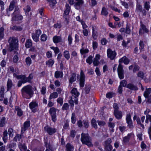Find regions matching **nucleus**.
Listing matches in <instances>:
<instances>
[{
    "instance_id": "obj_1",
    "label": "nucleus",
    "mask_w": 151,
    "mask_h": 151,
    "mask_svg": "<svg viewBox=\"0 0 151 151\" xmlns=\"http://www.w3.org/2000/svg\"><path fill=\"white\" fill-rule=\"evenodd\" d=\"M22 96L27 99H30L34 94L32 87L30 85H27L24 86L21 90Z\"/></svg>"
},
{
    "instance_id": "obj_2",
    "label": "nucleus",
    "mask_w": 151,
    "mask_h": 151,
    "mask_svg": "<svg viewBox=\"0 0 151 151\" xmlns=\"http://www.w3.org/2000/svg\"><path fill=\"white\" fill-rule=\"evenodd\" d=\"M9 43V50L11 52L14 49L17 50L18 48V40L17 38L14 37H10L8 41Z\"/></svg>"
},
{
    "instance_id": "obj_3",
    "label": "nucleus",
    "mask_w": 151,
    "mask_h": 151,
    "mask_svg": "<svg viewBox=\"0 0 151 151\" xmlns=\"http://www.w3.org/2000/svg\"><path fill=\"white\" fill-rule=\"evenodd\" d=\"M81 140L83 144H85L88 146L92 145L91 139L88 134L82 133L81 134Z\"/></svg>"
},
{
    "instance_id": "obj_4",
    "label": "nucleus",
    "mask_w": 151,
    "mask_h": 151,
    "mask_svg": "<svg viewBox=\"0 0 151 151\" xmlns=\"http://www.w3.org/2000/svg\"><path fill=\"white\" fill-rule=\"evenodd\" d=\"M19 79H21L23 83L27 82H30L31 80L33 79V76L32 74H30L28 77H26L25 75H19Z\"/></svg>"
},
{
    "instance_id": "obj_5",
    "label": "nucleus",
    "mask_w": 151,
    "mask_h": 151,
    "mask_svg": "<svg viewBox=\"0 0 151 151\" xmlns=\"http://www.w3.org/2000/svg\"><path fill=\"white\" fill-rule=\"evenodd\" d=\"M57 109L54 107H52L49 110V113L51 116L52 120L54 122L57 121L56 113Z\"/></svg>"
},
{
    "instance_id": "obj_6",
    "label": "nucleus",
    "mask_w": 151,
    "mask_h": 151,
    "mask_svg": "<svg viewBox=\"0 0 151 151\" xmlns=\"http://www.w3.org/2000/svg\"><path fill=\"white\" fill-rule=\"evenodd\" d=\"M44 130L49 135H51L55 134L56 132V129L52 128L48 125H47L44 127Z\"/></svg>"
},
{
    "instance_id": "obj_7",
    "label": "nucleus",
    "mask_w": 151,
    "mask_h": 151,
    "mask_svg": "<svg viewBox=\"0 0 151 151\" xmlns=\"http://www.w3.org/2000/svg\"><path fill=\"white\" fill-rule=\"evenodd\" d=\"M117 72L119 78L120 79H122L124 77V71L123 68V66L121 64L119 65L117 68Z\"/></svg>"
},
{
    "instance_id": "obj_8",
    "label": "nucleus",
    "mask_w": 151,
    "mask_h": 151,
    "mask_svg": "<svg viewBox=\"0 0 151 151\" xmlns=\"http://www.w3.org/2000/svg\"><path fill=\"white\" fill-rule=\"evenodd\" d=\"M126 120L127 124V126L130 129H132L134 127L132 121L131 119V116L129 114H127L126 116Z\"/></svg>"
},
{
    "instance_id": "obj_9",
    "label": "nucleus",
    "mask_w": 151,
    "mask_h": 151,
    "mask_svg": "<svg viewBox=\"0 0 151 151\" xmlns=\"http://www.w3.org/2000/svg\"><path fill=\"white\" fill-rule=\"evenodd\" d=\"M111 142V139L109 138L105 142V151H111L112 149V146L110 144Z\"/></svg>"
},
{
    "instance_id": "obj_10",
    "label": "nucleus",
    "mask_w": 151,
    "mask_h": 151,
    "mask_svg": "<svg viewBox=\"0 0 151 151\" xmlns=\"http://www.w3.org/2000/svg\"><path fill=\"white\" fill-rule=\"evenodd\" d=\"M107 56L111 60L114 59L116 53L115 51H113L110 49H108L107 50Z\"/></svg>"
},
{
    "instance_id": "obj_11",
    "label": "nucleus",
    "mask_w": 151,
    "mask_h": 151,
    "mask_svg": "<svg viewBox=\"0 0 151 151\" xmlns=\"http://www.w3.org/2000/svg\"><path fill=\"white\" fill-rule=\"evenodd\" d=\"M129 61V60L126 56H124L119 60V64H121V63H123L127 65Z\"/></svg>"
},
{
    "instance_id": "obj_12",
    "label": "nucleus",
    "mask_w": 151,
    "mask_h": 151,
    "mask_svg": "<svg viewBox=\"0 0 151 151\" xmlns=\"http://www.w3.org/2000/svg\"><path fill=\"white\" fill-rule=\"evenodd\" d=\"M70 10V8L68 4H66L65 5V9L64 11V13L63 14L64 17L66 19H67V18L66 17V16L68 15Z\"/></svg>"
},
{
    "instance_id": "obj_13",
    "label": "nucleus",
    "mask_w": 151,
    "mask_h": 151,
    "mask_svg": "<svg viewBox=\"0 0 151 151\" xmlns=\"http://www.w3.org/2000/svg\"><path fill=\"white\" fill-rule=\"evenodd\" d=\"M14 86V85L12 82L11 79L9 78L7 83V91L11 89Z\"/></svg>"
},
{
    "instance_id": "obj_14",
    "label": "nucleus",
    "mask_w": 151,
    "mask_h": 151,
    "mask_svg": "<svg viewBox=\"0 0 151 151\" xmlns=\"http://www.w3.org/2000/svg\"><path fill=\"white\" fill-rule=\"evenodd\" d=\"M78 99L76 98L73 96H72L71 99L69 101V103L72 106H74L73 102L76 104H78Z\"/></svg>"
},
{
    "instance_id": "obj_15",
    "label": "nucleus",
    "mask_w": 151,
    "mask_h": 151,
    "mask_svg": "<svg viewBox=\"0 0 151 151\" xmlns=\"http://www.w3.org/2000/svg\"><path fill=\"white\" fill-rule=\"evenodd\" d=\"M114 114L116 118L118 119H120L122 117V114L121 111H114Z\"/></svg>"
},
{
    "instance_id": "obj_16",
    "label": "nucleus",
    "mask_w": 151,
    "mask_h": 151,
    "mask_svg": "<svg viewBox=\"0 0 151 151\" xmlns=\"http://www.w3.org/2000/svg\"><path fill=\"white\" fill-rule=\"evenodd\" d=\"M38 106V104L35 101L32 102L30 103L29 104V106L31 109L32 110V111L33 112H36V110L33 109L35 108L36 107H37Z\"/></svg>"
},
{
    "instance_id": "obj_17",
    "label": "nucleus",
    "mask_w": 151,
    "mask_h": 151,
    "mask_svg": "<svg viewBox=\"0 0 151 151\" xmlns=\"http://www.w3.org/2000/svg\"><path fill=\"white\" fill-rule=\"evenodd\" d=\"M30 126L29 121H27L24 124V127H22L21 129V132L25 131Z\"/></svg>"
},
{
    "instance_id": "obj_18",
    "label": "nucleus",
    "mask_w": 151,
    "mask_h": 151,
    "mask_svg": "<svg viewBox=\"0 0 151 151\" xmlns=\"http://www.w3.org/2000/svg\"><path fill=\"white\" fill-rule=\"evenodd\" d=\"M141 28L140 29L139 31V33L140 35L142 33V30H143L144 32L145 33H147L148 32V30L146 26L144 24L142 23V22H141Z\"/></svg>"
},
{
    "instance_id": "obj_19",
    "label": "nucleus",
    "mask_w": 151,
    "mask_h": 151,
    "mask_svg": "<svg viewBox=\"0 0 151 151\" xmlns=\"http://www.w3.org/2000/svg\"><path fill=\"white\" fill-rule=\"evenodd\" d=\"M126 87L127 88L131 90L136 91L138 90L137 87L136 86H135L131 83H129L127 85Z\"/></svg>"
},
{
    "instance_id": "obj_20",
    "label": "nucleus",
    "mask_w": 151,
    "mask_h": 151,
    "mask_svg": "<svg viewBox=\"0 0 151 151\" xmlns=\"http://www.w3.org/2000/svg\"><path fill=\"white\" fill-rule=\"evenodd\" d=\"M74 147L70 143H68L65 145V150L66 151H73Z\"/></svg>"
},
{
    "instance_id": "obj_21",
    "label": "nucleus",
    "mask_w": 151,
    "mask_h": 151,
    "mask_svg": "<svg viewBox=\"0 0 151 151\" xmlns=\"http://www.w3.org/2000/svg\"><path fill=\"white\" fill-rule=\"evenodd\" d=\"M71 93L73 94L72 96H73L75 97L78 98V97L79 95V93L78 91L77 88H73L71 91Z\"/></svg>"
},
{
    "instance_id": "obj_22",
    "label": "nucleus",
    "mask_w": 151,
    "mask_h": 151,
    "mask_svg": "<svg viewBox=\"0 0 151 151\" xmlns=\"http://www.w3.org/2000/svg\"><path fill=\"white\" fill-rule=\"evenodd\" d=\"M53 41L55 43L62 42V38L60 36H55L53 38Z\"/></svg>"
},
{
    "instance_id": "obj_23",
    "label": "nucleus",
    "mask_w": 151,
    "mask_h": 151,
    "mask_svg": "<svg viewBox=\"0 0 151 151\" xmlns=\"http://www.w3.org/2000/svg\"><path fill=\"white\" fill-rule=\"evenodd\" d=\"M22 19L23 17L21 15L17 14L14 16H13L11 20L14 21L21 20Z\"/></svg>"
},
{
    "instance_id": "obj_24",
    "label": "nucleus",
    "mask_w": 151,
    "mask_h": 151,
    "mask_svg": "<svg viewBox=\"0 0 151 151\" xmlns=\"http://www.w3.org/2000/svg\"><path fill=\"white\" fill-rule=\"evenodd\" d=\"M32 42L31 39H28L26 40L25 45L27 48H29L32 46Z\"/></svg>"
},
{
    "instance_id": "obj_25",
    "label": "nucleus",
    "mask_w": 151,
    "mask_h": 151,
    "mask_svg": "<svg viewBox=\"0 0 151 151\" xmlns=\"http://www.w3.org/2000/svg\"><path fill=\"white\" fill-rule=\"evenodd\" d=\"M15 109L17 111V114L18 116H21L23 115V111L19 106H15Z\"/></svg>"
},
{
    "instance_id": "obj_26",
    "label": "nucleus",
    "mask_w": 151,
    "mask_h": 151,
    "mask_svg": "<svg viewBox=\"0 0 151 151\" xmlns=\"http://www.w3.org/2000/svg\"><path fill=\"white\" fill-rule=\"evenodd\" d=\"M17 3V1H16L13 0L10 3L8 10L9 11H12L15 5Z\"/></svg>"
},
{
    "instance_id": "obj_27",
    "label": "nucleus",
    "mask_w": 151,
    "mask_h": 151,
    "mask_svg": "<svg viewBox=\"0 0 151 151\" xmlns=\"http://www.w3.org/2000/svg\"><path fill=\"white\" fill-rule=\"evenodd\" d=\"M4 86H2L0 89V101H2L4 97Z\"/></svg>"
},
{
    "instance_id": "obj_28",
    "label": "nucleus",
    "mask_w": 151,
    "mask_h": 151,
    "mask_svg": "<svg viewBox=\"0 0 151 151\" xmlns=\"http://www.w3.org/2000/svg\"><path fill=\"white\" fill-rule=\"evenodd\" d=\"M63 74L62 71H56L55 73V76L56 78H58L60 77L62 78L63 77Z\"/></svg>"
},
{
    "instance_id": "obj_29",
    "label": "nucleus",
    "mask_w": 151,
    "mask_h": 151,
    "mask_svg": "<svg viewBox=\"0 0 151 151\" xmlns=\"http://www.w3.org/2000/svg\"><path fill=\"white\" fill-rule=\"evenodd\" d=\"M18 147L21 151H26L27 149V147L25 144L20 143L18 145Z\"/></svg>"
},
{
    "instance_id": "obj_30",
    "label": "nucleus",
    "mask_w": 151,
    "mask_h": 151,
    "mask_svg": "<svg viewBox=\"0 0 151 151\" xmlns=\"http://www.w3.org/2000/svg\"><path fill=\"white\" fill-rule=\"evenodd\" d=\"M150 93H151V88H146L144 93V96L146 98H148Z\"/></svg>"
},
{
    "instance_id": "obj_31",
    "label": "nucleus",
    "mask_w": 151,
    "mask_h": 151,
    "mask_svg": "<svg viewBox=\"0 0 151 151\" xmlns=\"http://www.w3.org/2000/svg\"><path fill=\"white\" fill-rule=\"evenodd\" d=\"M7 132L6 130H5L4 132H3V136L2 138L3 140L5 143H6L7 142V139H8V135H7Z\"/></svg>"
},
{
    "instance_id": "obj_32",
    "label": "nucleus",
    "mask_w": 151,
    "mask_h": 151,
    "mask_svg": "<svg viewBox=\"0 0 151 151\" xmlns=\"http://www.w3.org/2000/svg\"><path fill=\"white\" fill-rule=\"evenodd\" d=\"M76 80V76L75 73H73L71 74V77L69 80V82L72 83Z\"/></svg>"
},
{
    "instance_id": "obj_33",
    "label": "nucleus",
    "mask_w": 151,
    "mask_h": 151,
    "mask_svg": "<svg viewBox=\"0 0 151 151\" xmlns=\"http://www.w3.org/2000/svg\"><path fill=\"white\" fill-rule=\"evenodd\" d=\"M131 135V134H128L127 136L123 138V141L124 143L126 144L128 143Z\"/></svg>"
},
{
    "instance_id": "obj_34",
    "label": "nucleus",
    "mask_w": 151,
    "mask_h": 151,
    "mask_svg": "<svg viewBox=\"0 0 151 151\" xmlns=\"http://www.w3.org/2000/svg\"><path fill=\"white\" fill-rule=\"evenodd\" d=\"M108 14L109 13L107 11V10L104 7H103L102 9L101 13V15L107 16Z\"/></svg>"
},
{
    "instance_id": "obj_35",
    "label": "nucleus",
    "mask_w": 151,
    "mask_h": 151,
    "mask_svg": "<svg viewBox=\"0 0 151 151\" xmlns=\"http://www.w3.org/2000/svg\"><path fill=\"white\" fill-rule=\"evenodd\" d=\"M11 29L17 31H21L22 30V28L20 26L15 25L11 27Z\"/></svg>"
},
{
    "instance_id": "obj_36",
    "label": "nucleus",
    "mask_w": 151,
    "mask_h": 151,
    "mask_svg": "<svg viewBox=\"0 0 151 151\" xmlns=\"http://www.w3.org/2000/svg\"><path fill=\"white\" fill-rule=\"evenodd\" d=\"M139 50L140 51V52H141L142 51H143L145 45L144 43V42H143V41H142V40H140V42H139Z\"/></svg>"
},
{
    "instance_id": "obj_37",
    "label": "nucleus",
    "mask_w": 151,
    "mask_h": 151,
    "mask_svg": "<svg viewBox=\"0 0 151 151\" xmlns=\"http://www.w3.org/2000/svg\"><path fill=\"white\" fill-rule=\"evenodd\" d=\"M6 118L4 117H2L0 121V127H2L4 126L6 123Z\"/></svg>"
},
{
    "instance_id": "obj_38",
    "label": "nucleus",
    "mask_w": 151,
    "mask_h": 151,
    "mask_svg": "<svg viewBox=\"0 0 151 151\" xmlns=\"http://www.w3.org/2000/svg\"><path fill=\"white\" fill-rule=\"evenodd\" d=\"M4 29L3 27L0 28V40H2L4 37Z\"/></svg>"
},
{
    "instance_id": "obj_39",
    "label": "nucleus",
    "mask_w": 151,
    "mask_h": 151,
    "mask_svg": "<svg viewBox=\"0 0 151 151\" xmlns=\"http://www.w3.org/2000/svg\"><path fill=\"white\" fill-rule=\"evenodd\" d=\"M63 55L65 58L67 60L69 59L70 58V55L68 51L65 50L63 52Z\"/></svg>"
},
{
    "instance_id": "obj_40",
    "label": "nucleus",
    "mask_w": 151,
    "mask_h": 151,
    "mask_svg": "<svg viewBox=\"0 0 151 151\" xmlns=\"http://www.w3.org/2000/svg\"><path fill=\"white\" fill-rule=\"evenodd\" d=\"M91 88V87L90 85H85V87L84 88V90L85 93H86V94H88L89 93Z\"/></svg>"
},
{
    "instance_id": "obj_41",
    "label": "nucleus",
    "mask_w": 151,
    "mask_h": 151,
    "mask_svg": "<svg viewBox=\"0 0 151 151\" xmlns=\"http://www.w3.org/2000/svg\"><path fill=\"white\" fill-rule=\"evenodd\" d=\"M48 2H49L50 6L51 7H53L57 3L56 0H47Z\"/></svg>"
},
{
    "instance_id": "obj_42",
    "label": "nucleus",
    "mask_w": 151,
    "mask_h": 151,
    "mask_svg": "<svg viewBox=\"0 0 151 151\" xmlns=\"http://www.w3.org/2000/svg\"><path fill=\"white\" fill-rule=\"evenodd\" d=\"M97 32L96 30H95L93 27H92V36L94 39H96L97 37Z\"/></svg>"
},
{
    "instance_id": "obj_43",
    "label": "nucleus",
    "mask_w": 151,
    "mask_h": 151,
    "mask_svg": "<svg viewBox=\"0 0 151 151\" xmlns=\"http://www.w3.org/2000/svg\"><path fill=\"white\" fill-rule=\"evenodd\" d=\"M91 124L92 126L95 129L97 128V126L96 124V122L94 118L92 119L91 121Z\"/></svg>"
},
{
    "instance_id": "obj_44",
    "label": "nucleus",
    "mask_w": 151,
    "mask_h": 151,
    "mask_svg": "<svg viewBox=\"0 0 151 151\" xmlns=\"http://www.w3.org/2000/svg\"><path fill=\"white\" fill-rule=\"evenodd\" d=\"M58 96V94L57 92H54L51 94L49 99H54L57 97Z\"/></svg>"
},
{
    "instance_id": "obj_45",
    "label": "nucleus",
    "mask_w": 151,
    "mask_h": 151,
    "mask_svg": "<svg viewBox=\"0 0 151 151\" xmlns=\"http://www.w3.org/2000/svg\"><path fill=\"white\" fill-rule=\"evenodd\" d=\"M9 135V137H12L13 136V130L11 128H9L8 131Z\"/></svg>"
},
{
    "instance_id": "obj_46",
    "label": "nucleus",
    "mask_w": 151,
    "mask_h": 151,
    "mask_svg": "<svg viewBox=\"0 0 151 151\" xmlns=\"http://www.w3.org/2000/svg\"><path fill=\"white\" fill-rule=\"evenodd\" d=\"M16 143L13 142L8 144L7 145V148L8 149H12L13 147H16Z\"/></svg>"
},
{
    "instance_id": "obj_47",
    "label": "nucleus",
    "mask_w": 151,
    "mask_h": 151,
    "mask_svg": "<svg viewBox=\"0 0 151 151\" xmlns=\"http://www.w3.org/2000/svg\"><path fill=\"white\" fill-rule=\"evenodd\" d=\"M21 139V135L19 134H17L14 138L13 140L14 141L17 142V140L19 141Z\"/></svg>"
},
{
    "instance_id": "obj_48",
    "label": "nucleus",
    "mask_w": 151,
    "mask_h": 151,
    "mask_svg": "<svg viewBox=\"0 0 151 151\" xmlns=\"http://www.w3.org/2000/svg\"><path fill=\"white\" fill-rule=\"evenodd\" d=\"M130 27L129 26V24L127 23L126 24V28L125 33L126 34H129L131 32V30L130 29Z\"/></svg>"
},
{
    "instance_id": "obj_49",
    "label": "nucleus",
    "mask_w": 151,
    "mask_h": 151,
    "mask_svg": "<svg viewBox=\"0 0 151 151\" xmlns=\"http://www.w3.org/2000/svg\"><path fill=\"white\" fill-rule=\"evenodd\" d=\"M36 34H35L34 33H32V37L33 40L34 41L37 42L38 41H39V37L37 36Z\"/></svg>"
},
{
    "instance_id": "obj_50",
    "label": "nucleus",
    "mask_w": 151,
    "mask_h": 151,
    "mask_svg": "<svg viewBox=\"0 0 151 151\" xmlns=\"http://www.w3.org/2000/svg\"><path fill=\"white\" fill-rule=\"evenodd\" d=\"M71 119L72 123L73 124H75L76 121V118L75 113H72Z\"/></svg>"
},
{
    "instance_id": "obj_51",
    "label": "nucleus",
    "mask_w": 151,
    "mask_h": 151,
    "mask_svg": "<svg viewBox=\"0 0 151 151\" xmlns=\"http://www.w3.org/2000/svg\"><path fill=\"white\" fill-rule=\"evenodd\" d=\"M50 48L54 50L55 54L56 55L60 52V50L57 47H51Z\"/></svg>"
},
{
    "instance_id": "obj_52",
    "label": "nucleus",
    "mask_w": 151,
    "mask_h": 151,
    "mask_svg": "<svg viewBox=\"0 0 151 151\" xmlns=\"http://www.w3.org/2000/svg\"><path fill=\"white\" fill-rule=\"evenodd\" d=\"M54 63V62L52 60L50 59L48 61L46 62V64L48 65L49 67H52Z\"/></svg>"
},
{
    "instance_id": "obj_53",
    "label": "nucleus",
    "mask_w": 151,
    "mask_h": 151,
    "mask_svg": "<svg viewBox=\"0 0 151 151\" xmlns=\"http://www.w3.org/2000/svg\"><path fill=\"white\" fill-rule=\"evenodd\" d=\"M25 62L27 65L29 66L32 63V60L30 57L27 58L25 59Z\"/></svg>"
},
{
    "instance_id": "obj_54",
    "label": "nucleus",
    "mask_w": 151,
    "mask_h": 151,
    "mask_svg": "<svg viewBox=\"0 0 151 151\" xmlns=\"http://www.w3.org/2000/svg\"><path fill=\"white\" fill-rule=\"evenodd\" d=\"M85 79H80L79 84L80 87L83 88L84 85Z\"/></svg>"
},
{
    "instance_id": "obj_55",
    "label": "nucleus",
    "mask_w": 151,
    "mask_h": 151,
    "mask_svg": "<svg viewBox=\"0 0 151 151\" xmlns=\"http://www.w3.org/2000/svg\"><path fill=\"white\" fill-rule=\"evenodd\" d=\"M92 56H89L86 60L87 63H88L89 65L91 64L92 62Z\"/></svg>"
},
{
    "instance_id": "obj_56",
    "label": "nucleus",
    "mask_w": 151,
    "mask_h": 151,
    "mask_svg": "<svg viewBox=\"0 0 151 151\" xmlns=\"http://www.w3.org/2000/svg\"><path fill=\"white\" fill-rule=\"evenodd\" d=\"M47 36L45 34H42L41 36V40L42 41H46L47 39Z\"/></svg>"
},
{
    "instance_id": "obj_57",
    "label": "nucleus",
    "mask_w": 151,
    "mask_h": 151,
    "mask_svg": "<svg viewBox=\"0 0 151 151\" xmlns=\"http://www.w3.org/2000/svg\"><path fill=\"white\" fill-rule=\"evenodd\" d=\"M144 7L147 11L149 10L150 8V3L149 2L147 1L145 3Z\"/></svg>"
},
{
    "instance_id": "obj_58",
    "label": "nucleus",
    "mask_w": 151,
    "mask_h": 151,
    "mask_svg": "<svg viewBox=\"0 0 151 151\" xmlns=\"http://www.w3.org/2000/svg\"><path fill=\"white\" fill-rule=\"evenodd\" d=\"M77 2L75 4V6H80L82 5L83 3V1L82 0H76Z\"/></svg>"
},
{
    "instance_id": "obj_59",
    "label": "nucleus",
    "mask_w": 151,
    "mask_h": 151,
    "mask_svg": "<svg viewBox=\"0 0 151 151\" xmlns=\"http://www.w3.org/2000/svg\"><path fill=\"white\" fill-rule=\"evenodd\" d=\"M142 9V6L139 4H137L136 6V10L137 11L141 12Z\"/></svg>"
},
{
    "instance_id": "obj_60",
    "label": "nucleus",
    "mask_w": 151,
    "mask_h": 151,
    "mask_svg": "<svg viewBox=\"0 0 151 151\" xmlns=\"http://www.w3.org/2000/svg\"><path fill=\"white\" fill-rule=\"evenodd\" d=\"M127 81L125 80H123L120 83V86H122L123 87H125L126 86H127Z\"/></svg>"
},
{
    "instance_id": "obj_61",
    "label": "nucleus",
    "mask_w": 151,
    "mask_h": 151,
    "mask_svg": "<svg viewBox=\"0 0 151 151\" xmlns=\"http://www.w3.org/2000/svg\"><path fill=\"white\" fill-rule=\"evenodd\" d=\"M137 76L138 77H140L142 79H143L144 76V74L143 72L139 71L138 73Z\"/></svg>"
},
{
    "instance_id": "obj_62",
    "label": "nucleus",
    "mask_w": 151,
    "mask_h": 151,
    "mask_svg": "<svg viewBox=\"0 0 151 151\" xmlns=\"http://www.w3.org/2000/svg\"><path fill=\"white\" fill-rule=\"evenodd\" d=\"M98 124L100 126H104L106 124V122L103 121L98 120L97 121Z\"/></svg>"
},
{
    "instance_id": "obj_63",
    "label": "nucleus",
    "mask_w": 151,
    "mask_h": 151,
    "mask_svg": "<svg viewBox=\"0 0 151 151\" xmlns=\"http://www.w3.org/2000/svg\"><path fill=\"white\" fill-rule=\"evenodd\" d=\"M69 106L67 103H64L62 107V109L63 110H67L68 109Z\"/></svg>"
},
{
    "instance_id": "obj_64",
    "label": "nucleus",
    "mask_w": 151,
    "mask_h": 151,
    "mask_svg": "<svg viewBox=\"0 0 151 151\" xmlns=\"http://www.w3.org/2000/svg\"><path fill=\"white\" fill-rule=\"evenodd\" d=\"M84 127L86 128H88L89 126V123L87 120H84L83 121Z\"/></svg>"
}]
</instances>
